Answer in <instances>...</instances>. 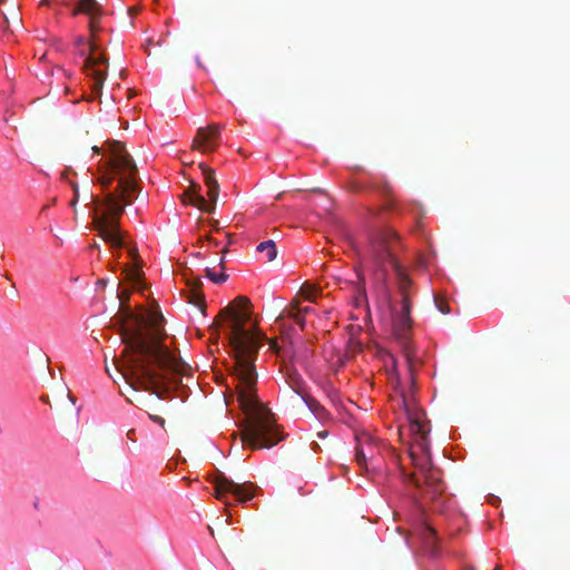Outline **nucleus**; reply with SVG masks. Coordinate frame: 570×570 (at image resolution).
Returning a JSON list of instances; mask_svg holds the SVG:
<instances>
[{"instance_id":"5701e85b","label":"nucleus","mask_w":570,"mask_h":570,"mask_svg":"<svg viewBox=\"0 0 570 570\" xmlns=\"http://www.w3.org/2000/svg\"><path fill=\"white\" fill-rule=\"evenodd\" d=\"M69 173H72L73 175H76V173H75V171H72L70 168H68V169H65V170L61 173V179L67 180V179H68V174H69Z\"/></svg>"},{"instance_id":"dca6fc26","label":"nucleus","mask_w":570,"mask_h":570,"mask_svg":"<svg viewBox=\"0 0 570 570\" xmlns=\"http://www.w3.org/2000/svg\"><path fill=\"white\" fill-rule=\"evenodd\" d=\"M206 276L214 283L216 284H222L224 282H226V279L228 278L227 274L225 272H220V273H215L212 268L207 267L206 268Z\"/></svg>"},{"instance_id":"9b49d317","label":"nucleus","mask_w":570,"mask_h":570,"mask_svg":"<svg viewBox=\"0 0 570 570\" xmlns=\"http://www.w3.org/2000/svg\"><path fill=\"white\" fill-rule=\"evenodd\" d=\"M422 476L431 499L434 500L436 495L444 491L445 487L442 482L441 472L435 466L422 473Z\"/></svg>"},{"instance_id":"f8f14e48","label":"nucleus","mask_w":570,"mask_h":570,"mask_svg":"<svg viewBox=\"0 0 570 570\" xmlns=\"http://www.w3.org/2000/svg\"><path fill=\"white\" fill-rule=\"evenodd\" d=\"M285 315L289 318H293L295 323L299 325L301 328H304L305 315L302 314L298 298H294L289 303V305L284 309V312L276 318V323L281 322Z\"/></svg>"},{"instance_id":"1a4fd4ad","label":"nucleus","mask_w":570,"mask_h":570,"mask_svg":"<svg viewBox=\"0 0 570 570\" xmlns=\"http://www.w3.org/2000/svg\"><path fill=\"white\" fill-rule=\"evenodd\" d=\"M355 460L361 469H367V461L373 463L379 452L377 441L367 433L355 435Z\"/></svg>"},{"instance_id":"c9c22d12","label":"nucleus","mask_w":570,"mask_h":570,"mask_svg":"<svg viewBox=\"0 0 570 570\" xmlns=\"http://www.w3.org/2000/svg\"><path fill=\"white\" fill-rule=\"evenodd\" d=\"M147 45L148 46L153 45V41L150 39H148Z\"/></svg>"},{"instance_id":"cd10ccee","label":"nucleus","mask_w":570,"mask_h":570,"mask_svg":"<svg viewBox=\"0 0 570 570\" xmlns=\"http://www.w3.org/2000/svg\"><path fill=\"white\" fill-rule=\"evenodd\" d=\"M139 273H140V272H139V269H138V268H135V269L132 271V277H135V278H139Z\"/></svg>"},{"instance_id":"7ed1b4c3","label":"nucleus","mask_w":570,"mask_h":570,"mask_svg":"<svg viewBox=\"0 0 570 570\" xmlns=\"http://www.w3.org/2000/svg\"><path fill=\"white\" fill-rule=\"evenodd\" d=\"M97 183L104 189L101 198L88 193L94 204L92 224L100 238L112 247L125 246L126 232L120 228V218L126 206L138 197L137 166L120 141L108 142V159H100Z\"/></svg>"},{"instance_id":"a878e982","label":"nucleus","mask_w":570,"mask_h":570,"mask_svg":"<svg viewBox=\"0 0 570 570\" xmlns=\"http://www.w3.org/2000/svg\"><path fill=\"white\" fill-rule=\"evenodd\" d=\"M301 311H302V314H303V315H306V314L312 313V312H313V308H312V307H309V306H306V307L301 308Z\"/></svg>"},{"instance_id":"6ab92c4d","label":"nucleus","mask_w":570,"mask_h":570,"mask_svg":"<svg viewBox=\"0 0 570 570\" xmlns=\"http://www.w3.org/2000/svg\"><path fill=\"white\" fill-rule=\"evenodd\" d=\"M315 292H316V289H315V288H313V287H311V286H304V287H302V289H301L302 295H303L306 299H308V301H311V302H313V301H314Z\"/></svg>"},{"instance_id":"412c9836","label":"nucleus","mask_w":570,"mask_h":570,"mask_svg":"<svg viewBox=\"0 0 570 570\" xmlns=\"http://www.w3.org/2000/svg\"><path fill=\"white\" fill-rule=\"evenodd\" d=\"M291 386H292L293 391L296 394L302 395L301 385H299V380L298 379H294V382H293V384Z\"/></svg>"},{"instance_id":"f03ea898","label":"nucleus","mask_w":570,"mask_h":570,"mask_svg":"<svg viewBox=\"0 0 570 570\" xmlns=\"http://www.w3.org/2000/svg\"><path fill=\"white\" fill-rule=\"evenodd\" d=\"M125 348L114 357L120 377L134 391H145L164 399L174 376L183 374L185 363L164 344L166 333L161 314L124 311L120 328Z\"/></svg>"},{"instance_id":"0eeeda50","label":"nucleus","mask_w":570,"mask_h":570,"mask_svg":"<svg viewBox=\"0 0 570 570\" xmlns=\"http://www.w3.org/2000/svg\"><path fill=\"white\" fill-rule=\"evenodd\" d=\"M198 167L204 176V181L207 187L208 199H206L202 195V187L197 183L190 184L188 189H186L185 193L183 194L181 199L183 202H186V198L188 197L189 205L195 206L205 213H213L215 210L216 203L218 199L219 184L216 180L215 171L205 163H199Z\"/></svg>"},{"instance_id":"2eb2a0df","label":"nucleus","mask_w":570,"mask_h":570,"mask_svg":"<svg viewBox=\"0 0 570 570\" xmlns=\"http://www.w3.org/2000/svg\"><path fill=\"white\" fill-rule=\"evenodd\" d=\"M256 250L265 255L266 262H273L277 256L276 244L272 239L259 243Z\"/></svg>"},{"instance_id":"9d476101","label":"nucleus","mask_w":570,"mask_h":570,"mask_svg":"<svg viewBox=\"0 0 570 570\" xmlns=\"http://www.w3.org/2000/svg\"><path fill=\"white\" fill-rule=\"evenodd\" d=\"M220 130L222 127L217 124L198 128L193 140V148L202 153H213L219 144Z\"/></svg>"},{"instance_id":"a211bd4d","label":"nucleus","mask_w":570,"mask_h":570,"mask_svg":"<svg viewBox=\"0 0 570 570\" xmlns=\"http://www.w3.org/2000/svg\"><path fill=\"white\" fill-rule=\"evenodd\" d=\"M69 184L73 190V197L70 202V206L76 210L77 203L79 202V186L73 180H70Z\"/></svg>"},{"instance_id":"bb28decb","label":"nucleus","mask_w":570,"mask_h":570,"mask_svg":"<svg viewBox=\"0 0 570 570\" xmlns=\"http://www.w3.org/2000/svg\"><path fill=\"white\" fill-rule=\"evenodd\" d=\"M92 151L97 155H100L101 154V148L97 147V146H94L92 148Z\"/></svg>"},{"instance_id":"ddd939ff","label":"nucleus","mask_w":570,"mask_h":570,"mask_svg":"<svg viewBox=\"0 0 570 570\" xmlns=\"http://www.w3.org/2000/svg\"><path fill=\"white\" fill-rule=\"evenodd\" d=\"M190 287L189 289V298L188 302L197 307H199L203 312L205 309V295L200 291L203 282L200 278H196L193 282H188Z\"/></svg>"},{"instance_id":"f257e3e1","label":"nucleus","mask_w":570,"mask_h":570,"mask_svg":"<svg viewBox=\"0 0 570 570\" xmlns=\"http://www.w3.org/2000/svg\"><path fill=\"white\" fill-rule=\"evenodd\" d=\"M252 303L246 296H237L219 312V317L227 321L228 342L234 355L230 374L235 382L237 401L245 415L240 439L252 450L269 449L283 436L275 422L274 414L256 394L257 372L255 361L263 337L258 331L246 328L250 320Z\"/></svg>"},{"instance_id":"aec40b11","label":"nucleus","mask_w":570,"mask_h":570,"mask_svg":"<svg viewBox=\"0 0 570 570\" xmlns=\"http://www.w3.org/2000/svg\"><path fill=\"white\" fill-rule=\"evenodd\" d=\"M410 478V481L417 488V489H421L422 488V484H421V481L419 480V478L416 476V473H412L409 475Z\"/></svg>"},{"instance_id":"4be33fe9","label":"nucleus","mask_w":570,"mask_h":570,"mask_svg":"<svg viewBox=\"0 0 570 570\" xmlns=\"http://www.w3.org/2000/svg\"><path fill=\"white\" fill-rule=\"evenodd\" d=\"M149 417L155 422V423H158L159 425L164 426L165 425V420L159 416V415H149Z\"/></svg>"},{"instance_id":"c756f323","label":"nucleus","mask_w":570,"mask_h":570,"mask_svg":"<svg viewBox=\"0 0 570 570\" xmlns=\"http://www.w3.org/2000/svg\"><path fill=\"white\" fill-rule=\"evenodd\" d=\"M224 262H225V258H224V256H223V257L220 258V261H219V266L222 267V269H223V271H224V268H225V267H224Z\"/></svg>"},{"instance_id":"f3484780","label":"nucleus","mask_w":570,"mask_h":570,"mask_svg":"<svg viewBox=\"0 0 570 570\" xmlns=\"http://www.w3.org/2000/svg\"><path fill=\"white\" fill-rule=\"evenodd\" d=\"M434 303H435L436 308L442 314H449L450 313V305H449V303L446 302V299L444 297H442V296H434Z\"/></svg>"},{"instance_id":"423d86ee","label":"nucleus","mask_w":570,"mask_h":570,"mask_svg":"<svg viewBox=\"0 0 570 570\" xmlns=\"http://www.w3.org/2000/svg\"><path fill=\"white\" fill-rule=\"evenodd\" d=\"M402 403L405 407L409 430L413 439L410 449V456L416 471L422 474L434 468L431 460L430 445L428 440L430 429L421 420L420 412L410 410L409 401L404 395L402 396Z\"/></svg>"},{"instance_id":"39448f33","label":"nucleus","mask_w":570,"mask_h":570,"mask_svg":"<svg viewBox=\"0 0 570 570\" xmlns=\"http://www.w3.org/2000/svg\"><path fill=\"white\" fill-rule=\"evenodd\" d=\"M72 14H86L89 18V31L91 40L87 41L85 37H77L75 45L77 47L89 46V53L80 50L81 57H85L83 72L91 79V96L89 99L100 96L104 82L107 76V58L105 56H96L97 45L95 43L97 32L100 30L99 22L104 14L102 6L97 0H77Z\"/></svg>"},{"instance_id":"f704fd0d","label":"nucleus","mask_w":570,"mask_h":570,"mask_svg":"<svg viewBox=\"0 0 570 570\" xmlns=\"http://www.w3.org/2000/svg\"><path fill=\"white\" fill-rule=\"evenodd\" d=\"M91 247H92V248H99V244H98V243H94V244L91 245Z\"/></svg>"},{"instance_id":"473e14b6","label":"nucleus","mask_w":570,"mask_h":570,"mask_svg":"<svg viewBox=\"0 0 570 570\" xmlns=\"http://www.w3.org/2000/svg\"><path fill=\"white\" fill-rule=\"evenodd\" d=\"M68 396H69L70 401H71L72 403H75V397L72 396V394H71L70 392L68 393Z\"/></svg>"},{"instance_id":"4468645a","label":"nucleus","mask_w":570,"mask_h":570,"mask_svg":"<svg viewBox=\"0 0 570 570\" xmlns=\"http://www.w3.org/2000/svg\"><path fill=\"white\" fill-rule=\"evenodd\" d=\"M417 534L422 539L423 543L426 548L430 549L431 553H435V544H436V532L435 529L432 528L429 523H422L417 528Z\"/></svg>"},{"instance_id":"6e6552de","label":"nucleus","mask_w":570,"mask_h":570,"mask_svg":"<svg viewBox=\"0 0 570 570\" xmlns=\"http://www.w3.org/2000/svg\"><path fill=\"white\" fill-rule=\"evenodd\" d=\"M214 495L216 499L223 501L225 504L228 502L225 500L226 494H233L236 497L239 503H245L254 498V489L256 485L252 482L238 483L227 478L223 472H217L213 479Z\"/></svg>"},{"instance_id":"2f4dec72","label":"nucleus","mask_w":570,"mask_h":570,"mask_svg":"<svg viewBox=\"0 0 570 570\" xmlns=\"http://www.w3.org/2000/svg\"><path fill=\"white\" fill-rule=\"evenodd\" d=\"M110 371H111V367H109V366L106 364V372H107V374H108L110 377H112V375H111Z\"/></svg>"},{"instance_id":"e433bc0d","label":"nucleus","mask_w":570,"mask_h":570,"mask_svg":"<svg viewBox=\"0 0 570 570\" xmlns=\"http://www.w3.org/2000/svg\"><path fill=\"white\" fill-rule=\"evenodd\" d=\"M4 1H6V0H0V4H1L2 2H4Z\"/></svg>"},{"instance_id":"c85d7f7f","label":"nucleus","mask_w":570,"mask_h":570,"mask_svg":"<svg viewBox=\"0 0 570 570\" xmlns=\"http://www.w3.org/2000/svg\"><path fill=\"white\" fill-rule=\"evenodd\" d=\"M320 438H325L327 435V431H321L317 434Z\"/></svg>"},{"instance_id":"72a5a7b5","label":"nucleus","mask_w":570,"mask_h":570,"mask_svg":"<svg viewBox=\"0 0 570 570\" xmlns=\"http://www.w3.org/2000/svg\"><path fill=\"white\" fill-rule=\"evenodd\" d=\"M98 284L104 285V286H105V285H106V281H104V279H99V281H98Z\"/></svg>"},{"instance_id":"7c9ffc66","label":"nucleus","mask_w":570,"mask_h":570,"mask_svg":"<svg viewBox=\"0 0 570 570\" xmlns=\"http://www.w3.org/2000/svg\"><path fill=\"white\" fill-rule=\"evenodd\" d=\"M110 371H111V367H109V366L106 364V372H107V374H108L110 377H112V375H111Z\"/></svg>"},{"instance_id":"393cba45","label":"nucleus","mask_w":570,"mask_h":570,"mask_svg":"<svg viewBox=\"0 0 570 570\" xmlns=\"http://www.w3.org/2000/svg\"><path fill=\"white\" fill-rule=\"evenodd\" d=\"M269 345H271V348H273L274 351H278L279 350L276 340H271Z\"/></svg>"},{"instance_id":"b1692460","label":"nucleus","mask_w":570,"mask_h":570,"mask_svg":"<svg viewBox=\"0 0 570 570\" xmlns=\"http://www.w3.org/2000/svg\"><path fill=\"white\" fill-rule=\"evenodd\" d=\"M129 255L130 257L136 261L137 259V256H138V253H137V249L136 248H130L129 249Z\"/></svg>"},{"instance_id":"20e7f679","label":"nucleus","mask_w":570,"mask_h":570,"mask_svg":"<svg viewBox=\"0 0 570 570\" xmlns=\"http://www.w3.org/2000/svg\"><path fill=\"white\" fill-rule=\"evenodd\" d=\"M399 240V235L391 229L380 232L375 235L372 242L373 256L380 268L385 269L390 265L396 275L397 288L401 294L399 304L391 306L392 314V332L394 337L400 342L402 351L410 363L413 354L410 334L412 331L411 318V298L409 289L411 287V279L405 271L397 263L394 255V246Z\"/></svg>"}]
</instances>
